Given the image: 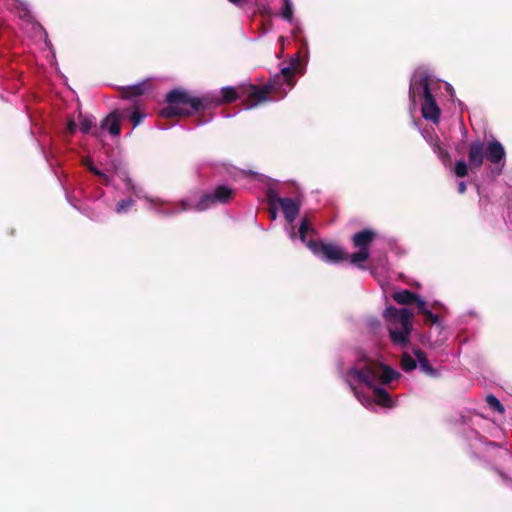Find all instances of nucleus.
<instances>
[{"label": "nucleus", "instance_id": "nucleus-1", "mask_svg": "<svg viewBox=\"0 0 512 512\" xmlns=\"http://www.w3.org/2000/svg\"><path fill=\"white\" fill-rule=\"evenodd\" d=\"M342 377L366 408L373 409L375 404L386 408L395 406L385 387L397 380L400 373L380 361L361 354L350 367L342 371Z\"/></svg>", "mask_w": 512, "mask_h": 512}, {"label": "nucleus", "instance_id": "nucleus-2", "mask_svg": "<svg viewBox=\"0 0 512 512\" xmlns=\"http://www.w3.org/2000/svg\"><path fill=\"white\" fill-rule=\"evenodd\" d=\"M442 87L453 97V87L449 83H442L434 78L425 69H417L411 77L409 89L411 104L415 108L416 104L420 103L423 118L433 123L440 121L441 109L436 97Z\"/></svg>", "mask_w": 512, "mask_h": 512}, {"label": "nucleus", "instance_id": "nucleus-3", "mask_svg": "<svg viewBox=\"0 0 512 512\" xmlns=\"http://www.w3.org/2000/svg\"><path fill=\"white\" fill-rule=\"evenodd\" d=\"M221 96L206 94L202 97H194L187 91L176 89L168 93V106L160 111V116L170 118L174 116H188L193 112L208 109L210 107L219 106L223 103L235 101L239 93L234 87H223Z\"/></svg>", "mask_w": 512, "mask_h": 512}, {"label": "nucleus", "instance_id": "nucleus-4", "mask_svg": "<svg viewBox=\"0 0 512 512\" xmlns=\"http://www.w3.org/2000/svg\"><path fill=\"white\" fill-rule=\"evenodd\" d=\"M135 195L145 199L147 208L164 216H173L179 212L204 211L216 203H226L232 196V189L227 186L217 187L211 194L193 193L181 200L177 207H170V203L157 197H148L141 189L133 188Z\"/></svg>", "mask_w": 512, "mask_h": 512}, {"label": "nucleus", "instance_id": "nucleus-5", "mask_svg": "<svg viewBox=\"0 0 512 512\" xmlns=\"http://www.w3.org/2000/svg\"><path fill=\"white\" fill-rule=\"evenodd\" d=\"M294 68L291 66L281 69L279 74H276L270 82L263 86L257 87L254 85H247L241 88V94L246 96V108L252 109L257 105L268 101V95L271 93L280 92L283 95L287 90L291 89L294 85L293 80Z\"/></svg>", "mask_w": 512, "mask_h": 512}, {"label": "nucleus", "instance_id": "nucleus-6", "mask_svg": "<svg viewBox=\"0 0 512 512\" xmlns=\"http://www.w3.org/2000/svg\"><path fill=\"white\" fill-rule=\"evenodd\" d=\"M390 338L395 345L405 346L412 331L413 313L407 309L388 306L383 312Z\"/></svg>", "mask_w": 512, "mask_h": 512}, {"label": "nucleus", "instance_id": "nucleus-7", "mask_svg": "<svg viewBox=\"0 0 512 512\" xmlns=\"http://www.w3.org/2000/svg\"><path fill=\"white\" fill-rule=\"evenodd\" d=\"M314 229L307 219L301 221L299 227L300 240L312 251V253L329 263H339L348 258L346 251L334 243L315 242L311 239Z\"/></svg>", "mask_w": 512, "mask_h": 512}, {"label": "nucleus", "instance_id": "nucleus-8", "mask_svg": "<svg viewBox=\"0 0 512 512\" xmlns=\"http://www.w3.org/2000/svg\"><path fill=\"white\" fill-rule=\"evenodd\" d=\"M375 238V233L371 230H363L356 233L353 238L354 247L358 248L359 251L353 253L350 256L352 264L359 265L365 262L369 257V246Z\"/></svg>", "mask_w": 512, "mask_h": 512}, {"label": "nucleus", "instance_id": "nucleus-9", "mask_svg": "<svg viewBox=\"0 0 512 512\" xmlns=\"http://www.w3.org/2000/svg\"><path fill=\"white\" fill-rule=\"evenodd\" d=\"M269 200L272 204H279L282 208L285 218L289 223H292L299 214L300 204L290 198H280L274 195L272 191L268 194Z\"/></svg>", "mask_w": 512, "mask_h": 512}, {"label": "nucleus", "instance_id": "nucleus-10", "mask_svg": "<svg viewBox=\"0 0 512 512\" xmlns=\"http://www.w3.org/2000/svg\"><path fill=\"white\" fill-rule=\"evenodd\" d=\"M485 144L480 141H473L468 150V162L470 170H478L484 160Z\"/></svg>", "mask_w": 512, "mask_h": 512}, {"label": "nucleus", "instance_id": "nucleus-11", "mask_svg": "<svg viewBox=\"0 0 512 512\" xmlns=\"http://www.w3.org/2000/svg\"><path fill=\"white\" fill-rule=\"evenodd\" d=\"M485 151L487 159L493 164L500 163L505 157L503 145L496 140L489 142Z\"/></svg>", "mask_w": 512, "mask_h": 512}, {"label": "nucleus", "instance_id": "nucleus-12", "mask_svg": "<svg viewBox=\"0 0 512 512\" xmlns=\"http://www.w3.org/2000/svg\"><path fill=\"white\" fill-rule=\"evenodd\" d=\"M102 128L117 136L120 133V115L117 112L109 114L102 122Z\"/></svg>", "mask_w": 512, "mask_h": 512}, {"label": "nucleus", "instance_id": "nucleus-13", "mask_svg": "<svg viewBox=\"0 0 512 512\" xmlns=\"http://www.w3.org/2000/svg\"><path fill=\"white\" fill-rule=\"evenodd\" d=\"M392 297L395 302L401 305H408L413 302H416V304L418 305V301L423 300L417 294L412 293L409 290L396 291L395 293H393Z\"/></svg>", "mask_w": 512, "mask_h": 512}, {"label": "nucleus", "instance_id": "nucleus-14", "mask_svg": "<svg viewBox=\"0 0 512 512\" xmlns=\"http://www.w3.org/2000/svg\"><path fill=\"white\" fill-rule=\"evenodd\" d=\"M77 120L80 123V131L83 133H89L95 122L92 116L83 115L81 111L78 112Z\"/></svg>", "mask_w": 512, "mask_h": 512}, {"label": "nucleus", "instance_id": "nucleus-15", "mask_svg": "<svg viewBox=\"0 0 512 512\" xmlns=\"http://www.w3.org/2000/svg\"><path fill=\"white\" fill-rule=\"evenodd\" d=\"M418 309L420 313L426 316L427 321L431 322L432 324H440L438 316L433 314L432 311L426 307L425 300L418 301Z\"/></svg>", "mask_w": 512, "mask_h": 512}, {"label": "nucleus", "instance_id": "nucleus-16", "mask_svg": "<svg viewBox=\"0 0 512 512\" xmlns=\"http://www.w3.org/2000/svg\"><path fill=\"white\" fill-rule=\"evenodd\" d=\"M414 355L419 362L420 369L426 374H434V370L421 350H415Z\"/></svg>", "mask_w": 512, "mask_h": 512}, {"label": "nucleus", "instance_id": "nucleus-17", "mask_svg": "<svg viewBox=\"0 0 512 512\" xmlns=\"http://www.w3.org/2000/svg\"><path fill=\"white\" fill-rule=\"evenodd\" d=\"M401 366H402L403 370L411 371L416 368V361L414 360V358L412 356L405 353V354H403L402 359H401Z\"/></svg>", "mask_w": 512, "mask_h": 512}, {"label": "nucleus", "instance_id": "nucleus-18", "mask_svg": "<svg viewBox=\"0 0 512 512\" xmlns=\"http://www.w3.org/2000/svg\"><path fill=\"white\" fill-rule=\"evenodd\" d=\"M469 163L467 164L464 160H459L455 164V174L457 177H465L468 174Z\"/></svg>", "mask_w": 512, "mask_h": 512}, {"label": "nucleus", "instance_id": "nucleus-19", "mask_svg": "<svg viewBox=\"0 0 512 512\" xmlns=\"http://www.w3.org/2000/svg\"><path fill=\"white\" fill-rule=\"evenodd\" d=\"M284 6L282 9V17L287 21H292L293 18V4L291 0H283Z\"/></svg>", "mask_w": 512, "mask_h": 512}, {"label": "nucleus", "instance_id": "nucleus-20", "mask_svg": "<svg viewBox=\"0 0 512 512\" xmlns=\"http://www.w3.org/2000/svg\"><path fill=\"white\" fill-rule=\"evenodd\" d=\"M134 205L132 199L121 200L116 204V212L119 214L127 212Z\"/></svg>", "mask_w": 512, "mask_h": 512}, {"label": "nucleus", "instance_id": "nucleus-21", "mask_svg": "<svg viewBox=\"0 0 512 512\" xmlns=\"http://www.w3.org/2000/svg\"><path fill=\"white\" fill-rule=\"evenodd\" d=\"M486 400H487L488 405L492 409L498 411L499 413H503L504 412L503 405L500 403V401L495 396L488 395Z\"/></svg>", "mask_w": 512, "mask_h": 512}, {"label": "nucleus", "instance_id": "nucleus-22", "mask_svg": "<svg viewBox=\"0 0 512 512\" xmlns=\"http://www.w3.org/2000/svg\"><path fill=\"white\" fill-rule=\"evenodd\" d=\"M83 164L92 172L94 173L95 175L99 176V177H102L104 178L105 180L107 179V176L105 173H103L101 170H99L98 168H96L92 162V160L90 158H87L83 161Z\"/></svg>", "mask_w": 512, "mask_h": 512}, {"label": "nucleus", "instance_id": "nucleus-23", "mask_svg": "<svg viewBox=\"0 0 512 512\" xmlns=\"http://www.w3.org/2000/svg\"><path fill=\"white\" fill-rule=\"evenodd\" d=\"M144 118L145 114L140 112L137 108L131 113V120L134 123V127L138 126Z\"/></svg>", "mask_w": 512, "mask_h": 512}, {"label": "nucleus", "instance_id": "nucleus-24", "mask_svg": "<svg viewBox=\"0 0 512 512\" xmlns=\"http://www.w3.org/2000/svg\"><path fill=\"white\" fill-rule=\"evenodd\" d=\"M434 146V151L438 153L439 157L441 159H445L448 157V153L446 151H444L437 143L433 144Z\"/></svg>", "mask_w": 512, "mask_h": 512}, {"label": "nucleus", "instance_id": "nucleus-25", "mask_svg": "<svg viewBox=\"0 0 512 512\" xmlns=\"http://www.w3.org/2000/svg\"><path fill=\"white\" fill-rule=\"evenodd\" d=\"M77 130V125L74 119H69L67 123V131L74 134Z\"/></svg>", "mask_w": 512, "mask_h": 512}, {"label": "nucleus", "instance_id": "nucleus-26", "mask_svg": "<svg viewBox=\"0 0 512 512\" xmlns=\"http://www.w3.org/2000/svg\"><path fill=\"white\" fill-rule=\"evenodd\" d=\"M143 84H138L134 87H132V95H140L143 93L144 89H143Z\"/></svg>", "mask_w": 512, "mask_h": 512}, {"label": "nucleus", "instance_id": "nucleus-27", "mask_svg": "<svg viewBox=\"0 0 512 512\" xmlns=\"http://www.w3.org/2000/svg\"><path fill=\"white\" fill-rule=\"evenodd\" d=\"M466 191V184L465 182H460L458 185V192L460 194H463Z\"/></svg>", "mask_w": 512, "mask_h": 512}, {"label": "nucleus", "instance_id": "nucleus-28", "mask_svg": "<svg viewBox=\"0 0 512 512\" xmlns=\"http://www.w3.org/2000/svg\"><path fill=\"white\" fill-rule=\"evenodd\" d=\"M229 1L237 6H241L242 4H244L246 2V0H229Z\"/></svg>", "mask_w": 512, "mask_h": 512}, {"label": "nucleus", "instance_id": "nucleus-29", "mask_svg": "<svg viewBox=\"0 0 512 512\" xmlns=\"http://www.w3.org/2000/svg\"><path fill=\"white\" fill-rule=\"evenodd\" d=\"M290 238L292 240H294L296 238V233L293 231V228L291 227V231H290Z\"/></svg>", "mask_w": 512, "mask_h": 512}, {"label": "nucleus", "instance_id": "nucleus-30", "mask_svg": "<svg viewBox=\"0 0 512 512\" xmlns=\"http://www.w3.org/2000/svg\"><path fill=\"white\" fill-rule=\"evenodd\" d=\"M114 169L115 171H117V167H116V164L114 162L111 163V169Z\"/></svg>", "mask_w": 512, "mask_h": 512}]
</instances>
